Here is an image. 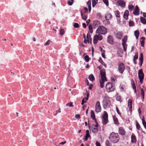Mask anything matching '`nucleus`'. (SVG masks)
<instances>
[{
	"instance_id": "nucleus-1",
	"label": "nucleus",
	"mask_w": 146,
	"mask_h": 146,
	"mask_svg": "<svg viewBox=\"0 0 146 146\" xmlns=\"http://www.w3.org/2000/svg\"><path fill=\"white\" fill-rule=\"evenodd\" d=\"M119 135L117 133L112 132L109 136V139L111 143H117L119 140Z\"/></svg>"
},
{
	"instance_id": "nucleus-2",
	"label": "nucleus",
	"mask_w": 146,
	"mask_h": 146,
	"mask_svg": "<svg viewBox=\"0 0 146 146\" xmlns=\"http://www.w3.org/2000/svg\"><path fill=\"white\" fill-rule=\"evenodd\" d=\"M102 103L103 106L105 109L107 107H109L111 105V102L110 100L109 97L106 96H104Z\"/></svg>"
},
{
	"instance_id": "nucleus-3",
	"label": "nucleus",
	"mask_w": 146,
	"mask_h": 146,
	"mask_svg": "<svg viewBox=\"0 0 146 146\" xmlns=\"http://www.w3.org/2000/svg\"><path fill=\"white\" fill-rule=\"evenodd\" d=\"M107 29L103 26H100L96 30V33L104 35L107 33Z\"/></svg>"
},
{
	"instance_id": "nucleus-4",
	"label": "nucleus",
	"mask_w": 146,
	"mask_h": 146,
	"mask_svg": "<svg viewBox=\"0 0 146 146\" xmlns=\"http://www.w3.org/2000/svg\"><path fill=\"white\" fill-rule=\"evenodd\" d=\"M106 88L107 91L110 92L113 91L115 90V87L110 82L107 83L106 85Z\"/></svg>"
},
{
	"instance_id": "nucleus-5",
	"label": "nucleus",
	"mask_w": 146,
	"mask_h": 146,
	"mask_svg": "<svg viewBox=\"0 0 146 146\" xmlns=\"http://www.w3.org/2000/svg\"><path fill=\"white\" fill-rule=\"evenodd\" d=\"M117 66L118 70L119 73L122 74L125 69V67L124 64L122 63H118Z\"/></svg>"
},
{
	"instance_id": "nucleus-6",
	"label": "nucleus",
	"mask_w": 146,
	"mask_h": 146,
	"mask_svg": "<svg viewBox=\"0 0 146 146\" xmlns=\"http://www.w3.org/2000/svg\"><path fill=\"white\" fill-rule=\"evenodd\" d=\"M102 121L104 125L106 124L108 122V113L106 111H104V114L102 116Z\"/></svg>"
},
{
	"instance_id": "nucleus-7",
	"label": "nucleus",
	"mask_w": 146,
	"mask_h": 146,
	"mask_svg": "<svg viewBox=\"0 0 146 146\" xmlns=\"http://www.w3.org/2000/svg\"><path fill=\"white\" fill-rule=\"evenodd\" d=\"M102 36L101 35H94L93 39V43L96 44L98 41V40H101L102 39Z\"/></svg>"
},
{
	"instance_id": "nucleus-8",
	"label": "nucleus",
	"mask_w": 146,
	"mask_h": 146,
	"mask_svg": "<svg viewBox=\"0 0 146 146\" xmlns=\"http://www.w3.org/2000/svg\"><path fill=\"white\" fill-rule=\"evenodd\" d=\"M101 108L99 101H97L95 105V111L97 112H99L101 111Z\"/></svg>"
},
{
	"instance_id": "nucleus-9",
	"label": "nucleus",
	"mask_w": 146,
	"mask_h": 146,
	"mask_svg": "<svg viewBox=\"0 0 146 146\" xmlns=\"http://www.w3.org/2000/svg\"><path fill=\"white\" fill-rule=\"evenodd\" d=\"M114 35L116 37L119 39H121L123 37V33L121 32L116 31L115 32Z\"/></svg>"
},
{
	"instance_id": "nucleus-10",
	"label": "nucleus",
	"mask_w": 146,
	"mask_h": 146,
	"mask_svg": "<svg viewBox=\"0 0 146 146\" xmlns=\"http://www.w3.org/2000/svg\"><path fill=\"white\" fill-rule=\"evenodd\" d=\"M100 74L101 79L106 80V72L104 69H102L100 71Z\"/></svg>"
},
{
	"instance_id": "nucleus-11",
	"label": "nucleus",
	"mask_w": 146,
	"mask_h": 146,
	"mask_svg": "<svg viewBox=\"0 0 146 146\" xmlns=\"http://www.w3.org/2000/svg\"><path fill=\"white\" fill-rule=\"evenodd\" d=\"M118 132L119 134L122 135H125L126 133L125 131L122 127H120L119 128Z\"/></svg>"
},
{
	"instance_id": "nucleus-12",
	"label": "nucleus",
	"mask_w": 146,
	"mask_h": 146,
	"mask_svg": "<svg viewBox=\"0 0 146 146\" xmlns=\"http://www.w3.org/2000/svg\"><path fill=\"white\" fill-rule=\"evenodd\" d=\"M138 76L139 79H144V74L142 69H140L138 72Z\"/></svg>"
},
{
	"instance_id": "nucleus-13",
	"label": "nucleus",
	"mask_w": 146,
	"mask_h": 146,
	"mask_svg": "<svg viewBox=\"0 0 146 146\" xmlns=\"http://www.w3.org/2000/svg\"><path fill=\"white\" fill-rule=\"evenodd\" d=\"M108 42L111 44L113 43V37L111 36H109L107 38Z\"/></svg>"
},
{
	"instance_id": "nucleus-14",
	"label": "nucleus",
	"mask_w": 146,
	"mask_h": 146,
	"mask_svg": "<svg viewBox=\"0 0 146 146\" xmlns=\"http://www.w3.org/2000/svg\"><path fill=\"white\" fill-rule=\"evenodd\" d=\"M128 106L129 107V110L131 111L132 109V102L131 99H129L128 101Z\"/></svg>"
},
{
	"instance_id": "nucleus-15",
	"label": "nucleus",
	"mask_w": 146,
	"mask_h": 146,
	"mask_svg": "<svg viewBox=\"0 0 146 146\" xmlns=\"http://www.w3.org/2000/svg\"><path fill=\"white\" fill-rule=\"evenodd\" d=\"M100 22L96 20L93 21V25L94 28H95L97 27L99 24Z\"/></svg>"
},
{
	"instance_id": "nucleus-16",
	"label": "nucleus",
	"mask_w": 146,
	"mask_h": 146,
	"mask_svg": "<svg viewBox=\"0 0 146 146\" xmlns=\"http://www.w3.org/2000/svg\"><path fill=\"white\" fill-rule=\"evenodd\" d=\"M118 4L121 7H124L125 6V3L122 0H119L117 2Z\"/></svg>"
},
{
	"instance_id": "nucleus-17",
	"label": "nucleus",
	"mask_w": 146,
	"mask_h": 146,
	"mask_svg": "<svg viewBox=\"0 0 146 146\" xmlns=\"http://www.w3.org/2000/svg\"><path fill=\"white\" fill-rule=\"evenodd\" d=\"M129 13L128 10H126L124 13L123 17L125 20H127L128 19Z\"/></svg>"
},
{
	"instance_id": "nucleus-18",
	"label": "nucleus",
	"mask_w": 146,
	"mask_h": 146,
	"mask_svg": "<svg viewBox=\"0 0 146 146\" xmlns=\"http://www.w3.org/2000/svg\"><path fill=\"white\" fill-rule=\"evenodd\" d=\"M86 135L85 138V140L87 141L88 138L90 137L89 131L88 130H87L86 131Z\"/></svg>"
},
{
	"instance_id": "nucleus-19",
	"label": "nucleus",
	"mask_w": 146,
	"mask_h": 146,
	"mask_svg": "<svg viewBox=\"0 0 146 146\" xmlns=\"http://www.w3.org/2000/svg\"><path fill=\"white\" fill-rule=\"evenodd\" d=\"M107 80L106 79V80L104 79H101L100 81V86L101 88H103L104 87V82L105 81H107Z\"/></svg>"
},
{
	"instance_id": "nucleus-20",
	"label": "nucleus",
	"mask_w": 146,
	"mask_h": 146,
	"mask_svg": "<svg viewBox=\"0 0 146 146\" xmlns=\"http://www.w3.org/2000/svg\"><path fill=\"white\" fill-rule=\"evenodd\" d=\"M105 18L106 19L108 20L111 19L112 18V15L111 14L109 13H107L106 14Z\"/></svg>"
},
{
	"instance_id": "nucleus-21",
	"label": "nucleus",
	"mask_w": 146,
	"mask_h": 146,
	"mask_svg": "<svg viewBox=\"0 0 146 146\" xmlns=\"http://www.w3.org/2000/svg\"><path fill=\"white\" fill-rule=\"evenodd\" d=\"M145 39V38L144 37H142L140 39V42L141 43V46L142 47H143L145 43L144 41Z\"/></svg>"
},
{
	"instance_id": "nucleus-22",
	"label": "nucleus",
	"mask_w": 146,
	"mask_h": 146,
	"mask_svg": "<svg viewBox=\"0 0 146 146\" xmlns=\"http://www.w3.org/2000/svg\"><path fill=\"white\" fill-rule=\"evenodd\" d=\"M113 119L115 124L117 125H118L119 124V123L118 122V119L115 115L113 116Z\"/></svg>"
},
{
	"instance_id": "nucleus-23",
	"label": "nucleus",
	"mask_w": 146,
	"mask_h": 146,
	"mask_svg": "<svg viewBox=\"0 0 146 146\" xmlns=\"http://www.w3.org/2000/svg\"><path fill=\"white\" fill-rule=\"evenodd\" d=\"M87 4L88 6L89 13H90L91 9V1L90 0H89L88 1L87 3Z\"/></svg>"
},
{
	"instance_id": "nucleus-24",
	"label": "nucleus",
	"mask_w": 146,
	"mask_h": 146,
	"mask_svg": "<svg viewBox=\"0 0 146 146\" xmlns=\"http://www.w3.org/2000/svg\"><path fill=\"white\" fill-rule=\"evenodd\" d=\"M91 130L92 132L94 133H97L98 131L97 128V127H95L94 126H92Z\"/></svg>"
},
{
	"instance_id": "nucleus-25",
	"label": "nucleus",
	"mask_w": 146,
	"mask_h": 146,
	"mask_svg": "<svg viewBox=\"0 0 146 146\" xmlns=\"http://www.w3.org/2000/svg\"><path fill=\"white\" fill-rule=\"evenodd\" d=\"M91 117L94 120H96L94 113L93 110H91L90 112Z\"/></svg>"
},
{
	"instance_id": "nucleus-26",
	"label": "nucleus",
	"mask_w": 146,
	"mask_h": 146,
	"mask_svg": "<svg viewBox=\"0 0 146 146\" xmlns=\"http://www.w3.org/2000/svg\"><path fill=\"white\" fill-rule=\"evenodd\" d=\"M139 33L138 30H137L135 31L134 35L137 39H138L139 36Z\"/></svg>"
},
{
	"instance_id": "nucleus-27",
	"label": "nucleus",
	"mask_w": 146,
	"mask_h": 146,
	"mask_svg": "<svg viewBox=\"0 0 146 146\" xmlns=\"http://www.w3.org/2000/svg\"><path fill=\"white\" fill-rule=\"evenodd\" d=\"M109 20L106 19L104 20L103 21V24L105 25H108L110 24V22L108 21Z\"/></svg>"
},
{
	"instance_id": "nucleus-28",
	"label": "nucleus",
	"mask_w": 146,
	"mask_h": 146,
	"mask_svg": "<svg viewBox=\"0 0 146 146\" xmlns=\"http://www.w3.org/2000/svg\"><path fill=\"white\" fill-rule=\"evenodd\" d=\"M140 19L141 23L143 24H146V19L143 17H141Z\"/></svg>"
},
{
	"instance_id": "nucleus-29",
	"label": "nucleus",
	"mask_w": 146,
	"mask_h": 146,
	"mask_svg": "<svg viewBox=\"0 0 146 146\" xmlns=\"http://www.w3.org/2000/svg\"><path fill=\"white\" fill-rule=\"evenodd\" d=\"M131 142L133 143H135L136 141V139L134 135H132L131 136Z\"/></svg>"
},
{
	"instance_id": "nucleus-30",
	"label": "nucleus",
	"mask_w": 146,
	"mask_h": 146,
	"mask_svg": "<svg viewBox=\"0 0 146 146\" xmlns=\"http://www.w3.org/2000/svg\"><path fill=\"white\" fill-rule=\"evenodd\" d=\"M98 0H92V6L93 7H94L98 3Z\"/></svg>"
},
{
	"instance_id": "nucleus-31",
	"label": "nucleus",
	"mask_w": 146,
	"mask_h": 146,
	"mask_svg": "<svg viewBox=\"0 0 146 146\" xmlns=\"http://www.w3.org/2000/svg\"><path fill=\"white\" fill-rule=\"evenodd\" d=\"M99 62L102 65L104 66L105 67H107L106 64L103 61L102 59L101 58H100L98 60Z\"/></svg>"
},
{
	"instance_id": "nucleus-32",
	"label": "nucleus",
	"mask_w": 146,
	"mask_h": 146,
	"mask_svg": "<svg viewBox=\"0 0 146 146\" xmlns=\"http://www.w3.org/2000/svg\"><path fill=\"white\" fill-rule=\"evenodd\" d=\"M138 53L137 52L135 53V55L134 56L133 58V61L134 63L135 64L136 63L135 62V60L138 59Z\"/></svg>"
},
{
	"instance_id": "nucleus-33",
	"label": "nucleus",
	"mask_w": 146,
	"mask_h": 146,
	"mask_svg": "<svg viewBox=\"0 0 146 146\" xmlns=\"http://www.w3.org/2000/svg\"><path fill=\"white\" fill-rule=\"evenodd\" d=\"M127 36H124L123 38L122 39V44H125L127 42Z\"/></svg>"
},
{
	"instance_id": "nucleus-34",
	"label": "nucleus",
	"mask_w": 146,
	"mask_h": 146,
	"mask_svg": "<svg viewBox=\"0 0 146 146\" xmlns=\"http://www.w3.org/2000/svg\"><path fill=\"white\" fill-rule=\"evenodd\" d=\"M88 78L92 82H93L95 80V78L92 74H91L89 76Z\"/></svg>"
},
{
	"instance_id": "nucleus-35",
	"label": "nucleus",
	"mask_w": 146,
	"mask_h": 146,
	"mask_svg": "<svg viewBox=\"0 0 146 146\" xmlns=\"http://www.w3.org/2000/svg\"><path fill=\"white\" fill-rule=\"evenodd\" d=\"M142 124L144 127V128L146 129V122L144 120V117L142 119Z\"/></svg>"
},
{
	"instance_id": "nucleus-36",
	"label": "nucleus",
	"mask_w": 146,
	"mask_h": 146,
	"mask_svg": "<svg viewBox=\"0 0 146 146\" xmlns=\"http://www.w3.org/2000/svg\"><path fill=\"white\" fill-rule=\"evenodd\" d=\"M80 12L81 13V16L82 19L84 20H86L87 19V16L83 14L81 11Z\"/></svg>"
},
{
	"instance_id": "nucleus-37",
	"label": "nucleus",
	"mask_w": 146,
	"mask_h": 146,
	"mask_svg": "<svg viewBox=\"0 0 146 146\" xmlns=\"http://www.w3.org/2000/svg\"><path fill=\"white\" fill-rule=\"evenodd\" d=\"M111 143L108 140H107L105 142V146H111Z\"/></svg>"
},
{
	"instance_id": "nucleus-38",
	"label": "nucleus",
	"mask_w": 146,
	"mask_h": 146,
	"mask_svg": "<svg viewBox=\"0 0 146 146\" xmlns=\"http://www.w3.org/2000/svg\"><path fill=\"white\" fill-rule=\"evenodd\" d=\"M134 7V6L132 5H128V9L131 11H132L133 10Z\"/></svg>"
},
{
	"instance_id": "nucleus-39",
	"label": "nucleus",
	"mask_w": 146,
	"mask_h": 146,
	"mask_svg": "<svg viewBox=\"0 0 146 146\" xmlns=\"http://www.w3.org/2000/svg\"><path fill=\"white\" fill-rule=\"evenodd\" d=\"M88 28L90 32L91 33H92L93 32V29L92 26L91 25H89L88 26Z\"/></svg>"
},
{
	"instance_id": "nucleus-40",
	"label": "nucleus",
	"mask_w": 146,
	"mask_h": 146,
	"mask_svg": "<svg viewBox=\"0 0 146 146\" xmlns=\"http://www.w3.org/2000/svg\"><path fill=\"white\" fill-rule=\"evenodd\" d=\"M116 17H117L119 18L120 17L119 13L118 11H117L115 12Z\"/></svg>"
},
{
	"instance_id": "nucleus-41",
	"label": "nucleus",
	"mask_w": 146,
	"mask_h": 146,
	"mask_svg": "<svg viewBox=\"0 0 146 146\" xmlns=\"http://www.w3.org/2000/svg\"><path fill=\"white\" fill-rule=\"evenodd\" d=\"M86 39H87V40H86V39H84V43H87L88 42V43H89V38H88V34H87V36H86Z\"/></svg>"
},
{
	"instance_id": "nucleus-42",
	"label": "nucleus",
	"mask_w": 146,
	"mask_h": 146,
	"mask_svg": "<svg viewBox=\"0 0 146 146\" xmlns=\"http://www.w3.org/2000/svg\"><path fill=\"white\" fill-rule=\"evenodd\" d=\"M139 60L140 62L143 61V55L142 53L140 54V57L139 58Z\"/></svg>"
},
{
	"instance_id": "nucleus-43",
	"label": "nucleus",
	"mask_w": 146,
	"mask_h": 146,
	"mask_svg": "<svg viewBox=\"0 0 146 146\" xmlns=\"http://www.w3.org/2000/svg\"><path fill=\"white\" fill-rule=\"evenodd\" d=\"M131 83L133 88L135 87L134 88H135V87H136V86L134 82V81L133 79L131 80Z\"/></svg>"
},
{
	"instance_id": "nucleus-44",
	"label": "nucleus",
	"mask_w": 146,
	"mask_h": 146,
	"mask_svg": "<svg viewBox=\"0 0 146 146\" xmlns=\"http://www.w3.org/2000/svg\"><path fill=\"white\" fill-rule=\"evenodd\" d=\"M134 25V22H133V21H129V25L130 27H132V26H133Z\"/></svg>"
},
{
	"instance_id": "nucleus-45",
	"label": "nucleus",
	"mask_w": 146,
	"mask_h": 146,
	"mask_svg": "<svg viewBox=\"0 0 146 146\" xmlns=\"http://www.w3.org/2000/svg\"><path fill=\"white\" fill-rule=\"evenodd\" d=\"M123 46V50L125 51L127 50V45L126 44H122Z\"/></svg>"
},
{
	"instance_id": "nucleus-46",
	"label": "nucleus",
	"mask_w": 146,
	"mask_h": 146,
	"mask_svg": "<svg viewBox=\"0 0 146 146\" xmlns=\"http://www.w3.org/2000/svg\"><path fill=\"white\" fill-rule=\"evenodd\" d=\"M85 60L86 62H88L89 60V56L87 55L84 57Z\"/></svg>"
},
{
	"instance_id": "nucleus-47",
	"label": "nucleus",
	"mask_w": 146,
	"mask_h": 146,
	"mask_svg": "<svg viewBox=\"0 0 146 146\" xmlns=\"http://www.w3.org/2000/svg\"><path fill=\"white\" fill-rule=\"evenodd\" d=\"M133 13L135 15H139V11L134 10L133 12Z\"/></svg>"
},
{
	"instance_id": "nucleus-48",
	"label": "nucleus",
	"mask_w": 146,
	"mask_h": 146,
	"mask_svg": "<svg viewBox=\"0 0 146 146\" xmlns=\"http://www.w3.org/2000/svg\"><path fill=\"white\" fill-rule=\"evenodd\" d=\"M64 31L63 29H61L60 30V34L61 35H64Z\"/></svg>"
},
{
	"instance_id": "nucleus-49",
	"label": "nucleus",
	"mask_w": 146,
	"mask_h": 146,
	"mask_svg": "<svg viewBox=\"0 0 146 146\" xmlns=\"http://www.w3.org/2000/svg\"><path fill=\"white\" fill-rule=\"evenodd\" d=\"M103 1L106 6H108L109 3L108 0H103Z\"/></svg>"
},
{
	"instance_id": "nucleus-50",
	"label": "nucleus",
	"mask_w": 146,
	"mask_h": 146,
	"mask_svg": "<svg viewBox=\"0 0 146 146\" xmlns=\"http://www.w3.org/2000/svg\"><path fill=\"white\" fill-rule=\"evenodd\" d=\"M50 40H48L47 42L44 44V46H46L49 45L50 43Z\"/></svg>"
},
{
	"instance_id": "nucleus-51",
	"label": "nucleus",
	"mask_w": 146,
	"mask_h": 146,
	"mask_svg": "<svg viewBox=\"0 0 146 146\" xmlns=\"http://www.w3.org/2000/svg\"><path fill=\"white\" fill-rule=\"evenodd\" d=\"M73 26L75 28H78L79 27V25L77 23H74Z\"/></svg>"
},
{
	"instance_id": "nucleus-52",
	"label": "nucleus",
	"mask_w": 146,
	"mask_h": 146,
	"mask_svg": "<svg viewBox=\"0 0 146 146\" xmlns=\"http://www.w3.org/2000/svg\"><path fill=\"white\" fill-rule=\"evenodd\" d=\"M66 106H68L69 107H73V106L72 104V103H71V102H70L69 103H68V104H66Z\"/></svg>"
},
{
	"instance_id": "nucleus-53",
	"label": "nucleus",
	"mask_w": 146,
	"mask_h": 146,
	"mask_svg": "<svg viewBox=\"0 0 146 146\" xmlns=\"http://www.w3.org/2000/svg\"><path fill=\"white\" fill-rule=\"evenodd\" d=\"M121 97L120 96H117L116 98V100L118 101H121Z\"/></svg>"
},
{
	"instance_id": "nucleus-54",
	"label": "nucleus",
	"mask_w": 146,
	"mask_h": 146,
	"mask_svg": "<svg viewBox=\"0 0 146 146\" xmlns=\"http://www.w3.org/2000/svg\"><path fill=\"white\" fill-rule=\"evenodd\" d=\"M141 93L142 96H144V92L142 88L141 89Z\"/></svg>"
},
{
	"instance_id": "nucleus-55",
	"label": "nucleus",
	"mask_w": 146,
	"mask_h": 146,
	"mask_svg": "<svg viewBox=\"0 0 146 146\" xmlns=\"http://www.w3.org/2000/svg\"><path fill=\"white\" fill-rule=\"evenodd\" d=\"M136 127L137 128L138 130H139L140 129V126L139 124L138 123H137L136 124Z\"/></svg>"
},
{
	"instance_id": "nucleus-56",
	"label": "nucleus",
	"mask_w": 146,
	"mask_h": 146,
	"mask_svg": "<svg viewBox=\"0 0 146 146\" xmlns=\"http://www.w3.org/2000/svg\"><path fill=\"white\" fill-rule=\"evenodd\" d=\"M73 3V1H68V4L70 5H72Z\"/></svg>"
},
{
	"instance_id": "nucleus-57",
	"label": "nucleus",
	"mask_w": 146,
	"mask_h": 146,
	"mask_svg": "<svg viewBox=\"0 0 146 146\" xmlns=\"http://www.w3.org/2000/svg\"><path fill=\"white\" fill-rule=\"evenodd\" d=\"M97 16L99 18H100L101 17V14L100 13H98L97 14Z\"/></svg>"
},
{
	"instance_id": "nucleus-58",
	"label": "nucleus",
	"mask_w": 146,
	"mask_h": 146,
	"mask_svg": "<svg viewBox=\"0 0 146 146\" xmlns=\"http://www.w3.org/2000/svg\"><path fill=\"white\" fill-rule=\"evenodd\" d=\"M61 112V111H60V108H59L58 109V110H56V113L55 114V115H56L58 113H60V112Z\"/></svg>"
},
{
	"instance_id": "nucleus-59",
	"label": "nucleus",
	"mask_w": 146,
	"mask_h": 146,
	"mask_svg": "<svg viewBox=\"0 0 146 146\" xmlns=\"http://www.w3.org/2000/svg\"><path fill=\"white\" fill-rule=\"evenodd\" d=\"M96 146H101L100 143L98 141L96 142Z\"/></svg>"
},
{
	"instance_id": "nucleus-60",
	"label": "nucleus",
	"mask_w": 146,
	"mask_h": 146,
	"mask_svg": "<svg viewBox=\"0 0 146 146\" xmlns=\"http://www.w3.org/2000/svg\"><path fill=\"white\" fill-rule=\"evenodd\" d=\"M80 115L78 114H76L75 116V117L76 118H80Z\"/></svg>"
},
{
	"instance_id": "nucleus-61",
	"label": "nucleus",
	"mask_w": 146,
	"mask_h": 146,
	"mask_svg": "<svg viewBox=\"0 0 146 146\" xmlns=\"http://www.w3.org/2000/svg\"><path fill=\"white\" fill-rule=\"evenodd\" d=\"M116 110L118 114H119V115H120L121 113H120L118 108L117 107H116Z\"/></svg>"
},
{
	"instance_id": "nucleus-62",
	"label": "nucleus",
	"mask_w": 146,
	"mask_h": 146,
	"mask_svg": "<svg viewBox=\"0 0 146 146\" xmlns=\"http://www.w3.org/2000/svg\"><path fill=\"white\" fill-rule=\"evenodd\" d=\"M134 10L137 11H139V8L137 5H136L135 7V10Z\"/></svg>"
},
{
	"instance_id": "nucleus-63",
	"label": "nucleus",
	"mask_w": 146,
	"mask_h": 146,
	"mask_svg": "<svg viewBox=\"0 0 146 146\" xmlns=\"http://www.w3.org/2000/svg\"><path fill=\"white\" fill-rule=\"evenodd\" d=\"M84 9L85 10V11L86 13H88V10L87 7H85L84 8Z\"/></svg>"
},
{
	"instance_id": "nucleus-64",
	"label": "nucleus",
	"mask_w": 146,
	"mask_h": 146,
	"mask_svg": "<svg viewBox=\"0 0 146 146\" xmlns=\"http://www.w3.org/2000/svg\"><path fill=\"white\" fill-rule=\"evenodd\" d=\"M92 87H93V85L92 84H90V86H89L88 88V89H89V90H91L92 88Z\"/></svg>"
}]
</instances>
